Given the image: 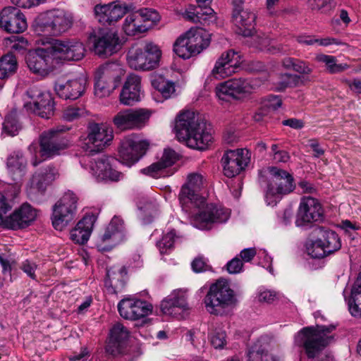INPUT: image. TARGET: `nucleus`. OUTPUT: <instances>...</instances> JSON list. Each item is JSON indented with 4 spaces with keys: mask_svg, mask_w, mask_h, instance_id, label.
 I'll return each instance as SVG.
<instances>
[{
    "mask_svg": "<svg viewBox=\"0 0 361 361\" xmlns=\"http://www.w3.org/2000/svg\"><path fill=\"white\" fill-rule=\"evenodd\" d=\"M204 180L201 173H189L179 193L183 209L192 217L194 226L202 230L209 229L213 224L225 223L230 217L228 209L206 204L205 199L199 194Z\"/></svg>",
    "mask_w": 361,
    "mask_h": 361,
    "instance_id": "obj_1",
    "label": "nucleus"
},
{
    "mask_svg": "<svg viewBox=\"0 0 361 361\" xmlns=\"http://www.w3.org/2000/svg\"><path fill=\"white\" fill-rule=\"evenodd\" d=\"M175 130L178 140L192 149H205L213 139L210 125L192 111H183L177 116Z\"/></svg>",
    "mask_w": 361,
    "mask_h": 361,
    "instance_id": "obj_2",
    "label": "nucleus"
},
{
    "mask_svg": "<svg viewBox=\"0 0 361 361\" xmlns=\"http://www.w3.org/2000/svg\"><path fill=\"white\" fill-rule=\"evenodd\" d=\"M334 329V325L304 327L295 336V344L304 349L308 358H315L332 342L330 334Z\"/></svg>",
    "mask_w": 361,
    "mask_h": 361,
    "instance_id": "obj_3",
    "label": "nucleus"
},
{
    "mask_svg": "<svg viewBox=\"0 0 361 361\" xmlns=\"http://www.w3.org/2000/svg\"><path fill=\"white\" fill-rule=\"evenodd\" d=\"M43 47L28 51L26 65L31 73L42 78L49 76L59 65L50 39L39 41Z\"/></svg>",
    "mask_w": 361,
    "mask_h": 361,
    "instance_id": "obj_4",
    "label": "nucleus"
},
{
    "mask_svg": "<svg viewBox=\"0 0 361 361\" xmlns=\"http://www.w3.org/2000/svg\"><path fill=\"white\" fill-rule=\"evenodd\" d=\"M234 291L223 279L212 283L204 298L206 310L211 314L222 315L236 304Z\"/></svg>",
    "mask_w": 361,
    "mask_h": 361,
    "instance_id": "obj_5",
    "label": "nucleus"
},
{
    "mask_svg": "<svg viewBox=\"0 0 361 361\" xmlns=\"http://www.w3.org/2000/svg\"><path fill=\"white\" fill-rule=\"evenodd\" d=\"M73 17L64 9L54 8L39 16L35 31L41 35L59 36L67 32L72 26Z\"/></svg>",
    "mask_w": 361,
    "mask_h": 361,
    "instance_id": "obj_6",
    "label": "nucleus"
},
{
    "mask_svg": "<svg viewBox=\"0 0 361 361\" xmlns=\"http://www.w3.org/2000/svg\"><path fill=\"white\" fill-rule=\"evenodd\" d=\"M161 56L159 47L152 42H148L143 46L135 45L130 47L126 59L132 69L150 71L159 66Z\"/></svg>",
    "mask_w": 361,
    "mask_h": 361,
    "instance_id": "obj_7",
    "label": "nucleus"
},
{
    "mask_svg": "<svg viewBox=\"0 0 361 361\" xmlns=\"http://www.w3.org/2000/svg\"><path fill=\"white\" fill-rule=\"evenodd\" d=\"M269 183L265 194V200L269 206H274L281 199V195L290 192L294 189L293 178L285 170L276 166L269 167L266 171Z\"/></svg>",
    "mask_w": 361,
    "mask_h": 361,
    "instance_id": "obj_8",
    "label": "nucleus"
},
{
    "mask_svg": "<svg viewBox=\"0 0 361 361\" xmlns=\"http://www.w3.org/2000/svg\"><path fill=\"white\" fill-rule=\"evenodd\" d=\"M23 100V106L28 112L44 118H49L54 114V103L51 93L39 86L30 87Z\"/></svg>",
    "mask_w": 361,
    "mask_h": 361,
    "instance_id": "obj_9",
    "label": "nucleus"
},
{
    "mask_svg": "<svg viewBox=\"0 0 361 361\" xmlns=\"http://www.w3.org/2000/svg\"><path fill=\"white\" fill-rule=\"evenodd\" d=\"M258 87L254 79L233 78L223 82L216 87V94L221 101L243 100L252 94Z\"/></svg>",
    "mask_w": 361,
    "mask_h": 361,
    "instance_id": "obj_10",
    "label": "nucleus"
},
{
    "mask_svg": "<svg viewBox=\"0 0 361 361\" xmlns=\"http://www.w3.org/2000/svg\"><path fill=\"white\" fill-rule=\"evenodd\" d=\"M114 138L113 129L108 124L90 123L87 135L81 142L82 149L90 153H97L110 145Z\"/></svg>",
    "mask_w": 361,
    "mask_h": 361,
    "instance_id": "obj_11",
    "label": "nucleus"
},
{
    "mask_svg": "<svg viewBox=\"0 0 361 361\" xmlns=\"http://www.w3.org/2000/svg\"><path fill=\"white\" fill-rule=\"evenodd\" d=\"M71 129L70 127L59 125L44 131L39 137L40 154L46 158L60 155L69 146L68 140L61 136V133Z\"/></svg>",
    "mask_w": 361,
    "mask_h": 361,
    "instance_id": "obj_12",
    "label": "nucleus"
},
{
    "mask_svg": "<svg viewBox=\"0 0 361 361\" xmlns=\"http://www.w3.org/2000/svg\"><path fill=\"white\" fill-rule=\"evenodd\" d=\"M80 162L82 167L87 170L99 182L118 181L123 178L122 173L111 167L110 159L106 156H85Z\"/></svg>",
    "mask_w": 361,
    "mask_h": 361,
    "instance_id": "obj_13",
    "label": "nucleus"
},
{
    "mask_svg": "<svg viewBox=\"0 0 361 361\" xmlns=\"http://www.w3.org/2000/svg\"><path fill=\"white\" fill-rule=\"evenodd\" d=\"M78 200L75 193L68 191L53 206L51 221L56 230L62 231L74 219Z\"/></svg>",
    "mask_w": 361,
    "mask_h": 361,
    "instance_id": "obj_14",
    "label": "nucleus"
},
{
    "mask_svg": "<svg viewBox=\"0 0 361 361\" xmlns=\"http://www.w3.org/2000/svg\"><path fill=\"white\" fill-rule=\"evenodd\" d=\"M160 19L159 13L150 8H142L128 14L123 23V30L128 36L147 32L153 23Z\"/></svg>",
    "mask_w": 361,
    "mask_h": 361,
    "instance_id": "obj_15",
    "label": "nucleus"
},
{
    "mask_svg": "<svg viewBox=\"0 0 361 361\" xmlns=\"http://www.w3.org/2000/svg\"><path fill=\"white\" fill-rule=\"evenodd\" d=\"M149 144L137 135L124 137L118 147L120 161L128 167L136 164L146 153Z\"/></svg>",
    "mask_w": 361,
    "mask_h": 361,
    "instance_id": "obj_16",
    "label": "nucleus"
},
{
    "mask_svg": "<svg viewBox=\"0 0 361 361\" xmlns=\"http://www.w3.org/2000/svg\"><path fill=\"white\" fill-rule=\"evenodd\" d=\"M90 42L92 44L94 53L104 59L116 54L122 47L121 39L113 30H101L91 35Z\"/></svg>",
    "mask_w": 361,
    "mask_h": 361,
    "instance_id": "obj_17",
    "label": "nucleus"
},
{
    "mask_svg": "<svg viewBox=\"0 0 361 361\" xmlns=\"http://www.w3.org/2000/svg\"><path fill=\"white\" fill-rule=\"evenodd\" d=\"M120 315L128 320H138L151 314L152 305L147 301L134 298H126L118 304Z\"/></svg>",
    "mask_w": 361,
    "mask_h": 361,
    "instance_id": "obj_18",
    "label": "nucleus"
},
{
    "mask_svg": "<svg viewBox=\"0 0 361 361\" xmlns=\"http://www.w3.org/2000/svg\"><path fill=\"white\" fill-rule=\"evenodd\" d=\"M50 39L58 64L63 61H79L85 56V47L80 42Z\"/></svg>",
    "mask_w": 361,
    "mask_h": 361,
    "instance_id": "obj_19",
    "label": "nucleus"
},
{
    "mask_svg": "<svg viewBox=\"0 0 361 361\" xmlns=\"http://www.w3.org/2000/svg\"><path fill=\"white\" fill-rule=\"evenodd\" d=\"M250 159V154L247 149L227 150L221 159L224 175L232 178L239 174L247 166Z\"/></svg>",
    "mask_w": 361,
    "mask_h": 361,
    "instance_id": "obj_20",
    "label": "nucleus"
},
{
    "mask_svg": "<svg viewBox=\"0 0 361 361\" xmlns=\"http://www.w3.org/2000/svg\"><path fill=\"white\" fill-rule=\"evenodd\" d=\"M256 15L245 8L241 1L233 2L232 22L237 27L238 34L248 37L252 35L255 25Z\"/></svg>",
    "mask_w": 361,
    "mask_h": 361,
    "instance_id": "obj_21",
    "label": "nucleus"
},
{
    "mask_svg": "<svg viewBox=\"0 0 361 361\" xmlns=\"http://www.w3.org/2000/svg\"><path fill=\"white\" fill-rule=\"evenodd\" d=\"M322 208L317 199L310 196L303 197L300 202L295 224L300 227L318 221L322 219Z\"/></svg>",
    "mask_w": 361,
    "mask_h": 361,
    "instance_id": "obj_22",
    "label": "nucleus"
},
{
    "mask_svg": "<svg viewBox=\"0 0 361 361\" xmlns=\"http://www.w3.org/2000/svg\"><path fill=\"white\" fill-rule=\"evenodd\" d=\"M0 27L8 33H21L27 28L25 15L17 8L7 6L0 12Z\"/></svg>",
    "mask_w": 361,
    "mask_h": 361,
    "instance_id": "obj_23",
    "label": "nucleus"
},
{
    "mask_svg": "<svg viewBox=\"0 0 361 361\" xmlns=\"http://www.w3.org/2000/svg\"><path fill=\"white\" fill-rule=\"evenodd\" d=\"M149 118V114L145 109H126L119 111L113 121L118 128L127 130L142 127Z\"/></svg>",
    "mask_w": 361,
    "mask_h": 361,
    "instance_id": "obj_24",
    "label": "nucleus"
},
{
    "mask_svg": "<svg viewBox=\"0 0 361 361\" xmlns=\"http://www.w3.org/2000/svg\"><path fill=\"white\" fill-rule=\"evenodd\" d=\"M124 238L123 221L118 216H114L106 227L104 233L99 238L97 247L104 251L109 250L122 242Z\"/></svg>",
    "mask_w": 361,
    "mask_h": 361,
    "instance_id": "obj_25",
    "label": "nucleus"
},
{
    "mask_svg": "<svg viewBox=\"0 0 361 361\" xmlns=\"http://www.w3.org/2000/svg\"><path fill=\"white\" fill-rule=\"evenodd\" d=\"M128 11L126 4L115 2L104 5H97L94 13L97 20L104 25H111L121 19Z\"/></svg>",
    "mask_w": 361,
    "mask_h": 361,
    "instance_id": "obj_26",
    "label": "nucleus"
},
{
    "mask_svg": "<svg viewBox=\"0 0 361 361\" xmlns=\"http://www.w3.org/2000/svg\"><path fill=\"white\" fill-rule=\"evenodd\" d=\"M163 314L173 317H182V314L188 309L185 294L180 290H175L164 298L160 305Z\"/></svg>",
    "mask_w": 361,
    "mask_h": 361,
    "instance_id": "obj_27",
    "label": "nucleus"
},
{
    "mask_svg": "<svg viewBox=\"0 0 361 361\" xmlns=\"http://www.w3.org/2000/svg\"><path fill=\"white\" fill-rule=\"evenodd\" d=\"M37 217V210L29 204H23L11 215L6 217V227L18 229L28 226Z\"/></svg>",
    "mask_w": 361,
    "mask_h": 361,
    "instance_id": "obj_28",
    "label": "nucleus"
},
{
    "mask_svg": "<svg viewBox=\"0 0 361 361\" xmlns=\"http://www.w3.org/2000/svg\"><path fill=\"white\" fill-rule=\"evenodd\" d=\"M57 175V171L53 166H47L36 172L28 183L27 188L28 195L32 196L37 192H42Z\"/></svg>",
    "mask_w": 361,
    "mask_h": 361,
    "instance_id": "obj_29",
    "label": "nucleus"
},
{
    "mask_svg": "<svg viewBox=\"0 0 361 361\" xmlns=\"http://www.w3.org/2000/svg\"><path fill=\"white\" fill-rule=\"evenodd\" d=\"M142 94L140 77L135 74L128 75L120 94L121 102L133 105L140 101Z\"/></svg>",
    "mask_w": 361,
    "mask_h": 361,
    "instance_id": "obj_30",
    "label": "nucleus"
},
{
    "mask_svg": "<svg viewBox=\"0 0 361 361\" xmlns=\"http://www.w3.org/2000/svg\"><path fill=\"white\" fill-rule=\"evenodd\" d=\"M86 79L84 77H78L69 80L66 83L56 82L55 91L56 94L64 99H76L85 92Z\"/></svg>",
    "mask_w": 361,
    "mask_h": 361,
    "instance_id": "obj_31",
    "label": "nucleus"
},
{
    "mask_svg": "<svg viewBox=\"0 0 361 361\" xmlns=\"http://www.w3.org/2000/svg\"><path fill=\"white\" fill-rule=\"evenodd\" d=\"M128 330L121 323H117L111 328L109 342L106 347L108 353L115 356L122 352L123 346L128 338Z\"/></svg>",
    "mask_w": 361,
    "mask_h": 361,
    "instance_id": "obj_32",
    "label": "nucleus"
},
{
    "mask_svg": "<svg viewBox=\"0 0 361 361\" xmlns=\"http://www.w3.org/2000/svg\"><path fill=\"white\" fill-rule=\"evenodd\" d=\"M97 216L94 214L85 215L78 221L71 231V239L76 243L84 244L90 238Z\"/></svg>",
    "mask_w": 361,
    "mask_h": 361,
    "instance_id": "obj_33",
    "label": "nucleus"
},
{
    "mask_svg": "<svg viewBox=\"0 0 361 361\" xmlns=\"http://www.w3.org/2000/svg\"><path fill=\"white\" fill-rule=\"evenodd\" d=\"M127 279V271L123 266H114L107 270L105 287L109 292L116 293L125 286Z\"/></svg>",
    "mask_w": 361,
    "mask_h": 361,
    "instance_id": "obj_34",
    "label": "nucleus"
},
{
    "mask_svg": "<svg viewBox=\"0 0 361 361\" xmlns=\"http://www.w3.org/2000/svg\"><path fill=\"white\" fill-rule=\"evenodd\" d=\"M183 17L192 23L202 25H209L216 19L212 8H201L193 5L188 6L183 13Z\"/></svg>",
    "mask_w": 361,
    "mask_h": 361,
    "instance_id": "obj_35",
    "label": "nucleus"
},
{
    "mask_svg": "<svg viewBox=\"0 0 361 361\" xmlns=\"http://www.w3.org/2000/svg\"><path fill=\"white\" fill-rule=\"evenodd\" d=\"M27 161L20 151L13 152L7 159V169L14 181H19L25 174Z\"/></svg>",
    "mask_w": 361,
    "mask_h": 361,
    "instance_id": "obj_36",
    "label": "nucleus"
},
{
    "mask_svg": "<svg viewBox=\"0 0 361 361\" xmlns=\"http://www.w3.org/2000/svg\"><path fill=\"white\" fill-rule=\"evenodd\" d=\"M185 35L189 40V44L197 55L208 47L210 44V35L202 28H191L185 32Z\"/></svg>",
    "mask_w": 361,
    "mask_h": 361,
    "instance_id": "obj_37",
    "label": "nucleus"
},
{
    "mask_svg": "<svg viewBox=\"0 0 361 361\" xmlns=\"http://www.w3.org/2000/svg\"><path fill=\"white\" fill-rule=\"evenodd\" d=\"M352 316L361 318V271L353 284L348 298L345 295Z\"/></svg>",
    "mask_w": 361,
    "mask_h": 361,
    "instance_id": "obj_38",
    "label": "nucleus"
},
{
    "mask_svg": "<svg viewBox=\"0 0 361 361\" xmlns=\"http://www.w3.org/2000/svg\"><path fill=\"white\" fill-rule=\"evenodd\" d=\"M95 74L116 85L121 76L123 75V69L118 62L111 61L99 66Z\"/></svg>",
    "mask_w": 361,
    "mask_h": 361,
    "instance_id": "obj_39",
    "label": "nucleus"
},
{
    "mask_svg": "<svg viewBox=\"0 0 361 361\" xmlns=\"http://www.w3.org/2000/svg\"><path fill=\"white\" fill-rule=\"evenodd\" d=\"M247 361H276V359L269 352L267 345L258 341L248 350Z\"/></svg>",
    "mask_w": 361,
    "mask_h": 361,
    "instance_id": "obj_40",
    "label": "nucleus"
},
{
    "mask_svg": "<svg viewBox=\"0 0 361 361\" xmlns=\"http://www.w3.org/2000/svg\"><path fill=\"white\" fill-rule=\"evenodd\" d=\"M319 239L329 255L338 250L341 247L340 238L335 231H324L322 238Z\"/></svg>",
    "mask_w": 361,
    "mask_h": 361,
    "instance_id": "obj_41",
    "label": "nucleus"
},
{
    "mask_svg": "<svg viewBox=\"0 0 361 361\" xmlns=\"http://www.w3.org/2000/svg\"><path fill=\"white\" fill-rule=\"evenodd\" d=\"M173 51L178 57L183 59H188L197 55L190 44H189V40L185 33L179 37L175 42Z\"/></svg>",
    "mask_w": 361,
    "mask_h": 361,
    "instance_id": "obj_42",
    "label": "nucleus"
},
{
    "mask_svg": "<svg viewBox=\"0 0 361 361\" xmlns=\"http://www.w3.org/2000/svg\"><path fill=\"white\" fill-rule=\"evenodd\" d=\"M315 60L324 63L326 71L331 74L341 73L349 68L346 63H338L336 58L331 55L319 54L315 56Z\"/></svg>",
    "mask_w": 361,
    "mask_h": 361,
    "instance_id": "obj_43",
    "label": "nucleus"
},
{
    "mask_svg": "<svg viewBox=\"0 0 361 361\" xmlns=\"http://www.w3.org/2000/svg\"><path fill=\"white\" fill-rule=\"evenodd\" d=\"M152 85L158 90L164 99H169L175 95V83L158 75L152 80Z\"/></svg>",
    "mask_w": 361,
    "mask_h": 361,
    "instance_id": "obj_44",
    "label": "nucleus"
},
{
    "mask_svg": "<svg viewBox=\"0 0 361 361\" xmlns=\"http://www.w3.org/2000/svg\"><path fill=\"white\" fill-rule=\"evenodd\" d=\"M180 238L181 236L178 235L174 229H169L164 233L162 238L157 243L160 254L169 253L173 249L175 242Z\"/></svg>",
    "mask_w": 361,
    "mask_h": 361,
    "instance_id": "obj_45",
    "label": "nucleus"
},
{
    "mask_svg": "<svg viewBox=\"0 0 361 361\" xmlns=\"http://www.w3.org/2000/svg\"><path fill=\"white\" fill-rule=\"evenodd\" d=\"M18 63L16 57L12 54H6L0 59V79H5L17 70Z\"/></svg>",
    "mask_w": 361,
    "mask_h": 361,
    "instance_id": "obj_46",
    "label": "nucleus"
},
{
    "mask_svg": "<svg viewBox=\"0 0 361 361\" xmlns=\"http://www.w3.org/2000/svg\"><path fill=\"white\" fill-rule=\"evenodd\" d=\"M94 94L99 98L109 96L115 89L116 85L94 75Z\"/></svg>",
    "mask_w": 361,
    "mask_h": 361,
    "instance_id": "obj_47",
    "label": "nucleus"
},
{
    "mask_svg": "<svg viewBox=\"0 0 361 361\" xmlns=\"http://www.w3.org/2000/svg\"><path fill=\"white\" fill-rule=\"evenodd\" d=\"M20 128L16 111H11L5 118L3 123L2 135L15 136L18 133Z\"/></svg>",
    "mask_w": 361,
    "mask_h": 361,
    "instance_id": "obj_48",
    "label": "nucleus"
},
{
    "mask_svg": "<svg viewBox=\"0 0 361 361\" xmlns=\"http://www.w3.org/2000/svg\"><path fill=\"white\" fill-rule=\"evenodd\" d=\"M283 65L286 68L292 69L302 75H310L312 72V68L309 63L294 58L284 59Z\"/></svg>",
    "mask_w": 361,
    "mask_h": 361,
    "instance_id": "obj_49",
    "label": "nucleus"
},
{
    "mask_svg": "<svg viewBox=\"0 0 361 361\" xmlns=\"http://www.w3.org/2000/svg\"><path fill=\"white\" fill-rule=\"evenodd\" d=\"M238 67L239 66L216 61L212 71V74L216 79H223L235 73Z\"/></svg>",
    "mask_w": 361,
    "mask_h": 361,
    "instance_id": "obj_50",
    "label": "nucleus"
},
{
    "mask_svg": "<svg viewBox=\"0 0 361 361\" xmlns=\"http://www.w3.org/2000/svg\"><path fill=\"white\" fill-rule=\"evenodd\" d=\"M209 339L214 348L222 349L226 344V332L221 328L213 329L209 334Z\"/></svg>",
    "mask_w": 361,
    "mask_h": 361,
    "instance_id": "obj_51",
    "label": "nucleus"
},
{
    "mask_svg": "<svg viewBox=\"0 0 361 361\" xmlns=\"http://www.w3.org/2000/svg\"><path fill=\"white\" fill-rule=\"evenodd\" d=\"M306 248L308 255L312 258H322L329 255L319 238L307 243Z\"/></svg>",
    "mask_w": 361,
    "mask_h": 361,
    "instance_id": "obj_52",
    "label": "nucleus"
},
{
    "mask_svg": "<svg viewBox=\"0 0 361 361\" xmlns=\"http://www.w3.org/2000/svg\"><path fill=\"white\" fill-rule=\"evenodd\" d=\"M141 173L155 178L169 176L166 170L159 161L153 163L150 166L141 169Z\"/></svg>",
    "mask_w": 361,
    "mask_h": 361,
    "instance_id": "obj_53",
    "label": "nucleus"
},
{
    "mask_svg": "<svg viewBox=\"0 0 361 361\" xmlns=\"http://www.w3.org/2000/svg\"><path fill=\"white\" fill-rule=\"evenodd\" d=\"M298 42L306 45H313L317 43L320 46H329L332 44H337L334 38L315 39L311 36L301 35L297 38Z\"/></svg>",
    "mask_w": 361,
    "mask_h": 361,
    "instance_id": "obj_54",
    "label": "nucleus"
},
{
    "mask_svg": "<svg viewBox=\"0 0 361 361\" xmlns=\"http://www.w3.org/2000/svg\"><path fill=\"white\" fill-rule=\"evenodd\" d=\"M85 110L78 106H70L65 108L62 113V118L68 122L79 119L85 116Z\"/></svg>",
    "mask_w": 361,
    "mask_h": 361,
    "instance_id": "obj_55",
    "label": "nucleus"
},
{
    "mask_svg": "<svg viewBox=\"0 0 361 361\" xmlns=\"http://www.w3.org/2000/svg\"><path fill=\"white\" fill-rule=\"evenodd\" d=\"M279 293L274 290L267 289L264 287H261L258 289L257 298L259 302L272 303L279 299Z\"/></svg>",
    "mask_w": 361,
    "mask_h": 361,
    "instance_id": "obj_56",
    "label": "nucleus"
},
{
    "mask_svg": "<svg viewBox=\"0 0 361 361\" xmlns=\"http://www.w3.org/2000/svg\"><path fill=\"white\" fill-rule=\"evenodd\" d=\"M216 61H221L235 66H240L241 63L239 53L235 51L233 49H230L222 53Z\"/></svg>",
    "mask_w": 361,
    "mask_h": 361,
    "instance_id": "obj_57",
    "label": "nucleus"
},
{
    "mask_svg": "<svg viewBox=\"0 0 361 361\" xmlns=\"http://www.w3.org/2000/svg\"><path fill=\"white\" fill-rule=\"evenodd\" d=\"M11 41V49L17 53H23L28 49L29 42L23 37L12 36L8 39Z\"/></svg>",
    "mask_w": 361,
    "mask_h": 361,
    "instance_id": "obj_58",
    "label": "nucleus"
},
{
    "mask_svg": "<svg viewBox=\"0 0 361 361\" xmlns=\"http://www.w3.org/2000/svg\"><path fill=\"white\" fill-rule=\"evenodd\" d=\"M178 159L177 153L171 149H166L160 160L158 161L166 170L171 166Z\"/></svg>",
    "mask_w": 361,
    "mask_h": 361,
    "instance_id": "obj_59",
    "label": "nucleus"
},
{
    "mask_svg": "<svg viewBox=\"0 0 361 361\" xmlns=\"http://www.w3.org/2000/svg\"><path fill=\"white\" fill-rule=\"evenodd\" d=\"M192 270L196 273L204 272L211 269L208 260L202 256H198L191 263Z\"/></svg>",
    "mask_w": 361,
    "mask_h": 361,
    "instance_id": "obj_60",
    "label": "nucleus"
},
{
    "mask_svg": "<svg viewBox=\"0 0 361 361\" xmlns=\"http://www.w3.org/2000/svg\"><path fill=\"white\" fill-rule=\"evenodd\" d=\"M255 30L252 32L251 37L252 43L254 47L260 49H266L269 45V39L265 36L264 34L254 35Z\"/></svg>",
    "mask_w": 361,
    "mask_h": 361,
    "instance_id": "obj_61",
    "label": "nucleus"
},
{
    "mask_svg": "<svg viewBox=\"0 0 361 361\" xmlns=\"http://www.w3.org/2000/svg\"><path fill=\"white\" fill-rule=\"evenodd\" d=\"M282 104L281 98L278 96L270 95L264 99L262 106L268 110H276Z\"/></svg>",
    "mask_w": 361,
    "mask_h": 361,
    "instance_id": "obj_62",
    "label": "nucleus"
},
{
    "mask_svg": "<svg viewBox=\"0 0 361 361\" xmlns=\"http://www.w3.org/2000/svg\"><path fill=\"white\" fill-rule=\"evenodd\" d=\"M333 1L334 0H309V5L312 10H330L334 6L332 5Z\"/></svg>",
    "mask_w": 361,
    "mask_h": 361,
    "instance_id": "obj_63",
    "label": "nucleus"
},
{
    "mask_svg": "<svg viewBox=\"0 0 361 361\" xmlns=\"http://www.w3.org/2000/svg\"><path fill=\"white\" fill-rule=\"evenodd\" d=\"M243 266L242 261L237 257L230 260L226 264L228 271L232 274L240 273L243 270Z\"/></svg>",
    "mask_w": 361,
    "mask_h": 361,
    "instance_id": "obj_64",
    "label": "nucleus"
}]
</instances>
